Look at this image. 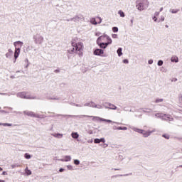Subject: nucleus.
Returning <instances> with one entry per match:
<instances>
[{
  "mask_svg": "<svg viewBox=\"0 0 182 182\" xmlns=\"http://www.w3.org/2000/svg\"><path fill=\"white\" fill-rule=\"evenodd\" d=\"M71 45L73 48L68 50V53L72 55V53H75V52L79 55L80 58L83 56V52H82L83 50V43H76L75 40H73Z\"/></svg>",
  "mask_w": 182,
  "mask_h": 182,
  "instance_id": "nucleus-1",
  "label": "nucleus"
},
{
  "mask_svg": "<svg viewBox=\"0 0 182 182\" xmlns=\"http://www.w3.org/2000/svg\"><path fill=\"white\" fill-rule=\"evenodd\" d=\"M70 117H79V119H83V117H92L93 122H107V123H115L116 124H120L119 122H113L110 119H106L105 118H100V117H95L90 115H70Z\"/></svg>",
  "mask_w": 182,
  "mask_h": 182,
  "instance_id": "nucleus-2",
  "label": "nucleus"
},
{
  "mask_svg": "<svg viewBox=\"0 0 182 182\" xmlns=\"http://www.w3.org/2000/svg\"><path fill=\"white\" fill-rule=\"evenodd\" d=\"M136 4V8L138 11H144V9L149 8V0H138Z\"/></svg>",
  "mask_w": 182,
  "mask_h": 182,
  "instance_id": "nucleus-3",
  "label": "nucleus"
},
{
  "mask_svg": "<svg viewBox=\"0 0 182 182\" xmlns=\"http://www.w3.org/2000/svg\"><path fill=\"white\" fill-rule=\"evenodd\" d=\"M156 117L161 119L162 120H166V122H173L174 119L170 114H166L163 113H157L155 114Z\"/></svg>",
  "mask_w": 182,
  "mask_h": 182,
  "instance_id": "nucleus-4",
  "label": "nucleus"
},
{
  "mask_svg": "<svg viewBox=\"0 0 182 182\" xmlns=\"http://www.w3.org/2000/svg\"><path fill=\"white\" fill-rule=\"evenodd\" d=\"M33 39L36 45H42V43H43V41H45V38H43V36H42V35L39 33H36V35H33Z\"/></svg>",
  "mask_w": 182,
  "mask_h": 182,
  "instance_id": "nucleus-5",
  "label": "nucleus"
},
{
  "mask_svg": "<svg viewBox=\"0 0 182 182\" xmlns=\"http://www.w3.org/2000/svg\"><path fill=\"white\" fill-rule=\"evenodd\" d=\"M17 97L21 99H36V97H32L31 95H28L26 92H21L16 94Z\"/></svg>",
  "mask_w": 182,
  "mask_h": 182,
  "instance_id": "nucleus-6",
  "label": "nucleus"
},
{
  "mask_svg": "<svg viewBox=\"0 0 182 182\" xmlns=\"http://www.w3.org/2000/svg\"><path fill=\"white\" fill-rule=\"evenodd\" d=\"M101 41H104L103 37L100 36L97 39V44L100 46V48H101V49H106L107 46H109L107 43H102Z\"/></svg>",
  "mask_w": 182,
  "mask_h": 182,
  "instance_id": "nucleus-7",
  "label": "nucleus"
},
{
  "mask_svg": "<svg viewBox=\"0 0 182 182\" xmlns=\"http://www.w3.org/2000/svg\"><path fill=\"white\" fill-rule=\"evenodd\" d=\"M24 114L26 116H29L30 117H36L37 119H40L41 116L38 114H35V112L32 111H23Z\"/></svg>",
  "mask_w": 182,
  "mask_h": 182,
  "instance_id": "nucleus-8",
  "label": "nucleus"
},
{
  "mask_svg": "<svg viewBox=\"0 0 182 182\" xmlns=\"http://www.w3.org/2000/svg\"><path fill=\"white\" fill-rule=\"evenodd\" d=\"M21 53V48H15L14 51V63L16 62V59L19 57V54Z\"/></svg>",
  "mask_w": 182,
  "mask_h": 182,
  "instance_id": "nucleus-9",
  "label": "nucleus"
},
{
  "mask_svg": "<svg viewBox=\"0 0 182 182\" xmlns=\"http://www.w3.org/2000/svg\"><path fill=\"white\" fill-rule=\"evenodd\" d=\"M101 37H102V39L105 41V38L107 39V44L109 45H112V38H110V37H109V36L105 34L103 36H101Z\"/></svg>",
  "mask_w": 182,
  "mask_h": 182,
  "instance_id": "nucleus-10",
  "label": "nucleus"
},
{
  "mask_svg": "<svg viewBox=\"0 0 182 182\" xmlns=\"http://www.w3.org/2000/svg\"><path fill=\"white\" fill-rule=\"evenodd\" d=\"M103 53H104L103 50L99 49V48L95 49L94 51V55H95L96 56H102Z\"/></svg>",
  "mask_w": 182,
  "mask_h": 182,
  "instance_id": "nucleus-11",
  "label": "nucleus"
},
{
  "mask_svg": "<svg viewBox=\"0 0 182 182\" xmlns=\"http://www.w3.org/2000/svg\"><path fill=\"white\" fill-rule=\"evenodd\" d=\"M106 105H107V106L109 107H106L105 106V109H110L111 110H117V107H116V105L112 104V103H106Z\"/></svg>",
  "mask_w": 182,
  "mask_h": 182,
  "instance_id": "nucleus-12",
  "label": "nucleus"
},
{
  "mask_svg": "<svg viewBox=\"0 0 182 182\" xmlns=\"http://www.w3.org/2000/svg\"><path fill=\"white\" fill-rule=\"evenodd\" d=\"M154 132H156L155 129H154L152 131H144L142 134H143L144 137H149V136H150V134H151V133H154Z\"/></svg>",
  "mask_w": 182,
  "mask_h": 182,
  "instance_id": "nucleus-13",
  "label": "nucleus"
},
{
  "mask_svg": "<svg viewBox=\"0 0 182 182\" xmlns=\"http://www.w3.org/2000/svg\"><path fill=\"white\" fill-rule=\"evenodd\" d=\"M81 19H82V16H75V17H73V18H70V21H73V22H79V21H80Z\"/></svg>",
  "mask_w": 182,
  "mask_h": 182,
  "instance_id": "nucleus-14",
  "label": "nucleus"
},
{
  "mask_svg": "<svg viewBox=\"0 0 182 182\" xmlns=\"http://www.w3.org/2000/svg\"><path fill=\"white\" fill-rule=\"evenodd\" d=\"M14 46L15 48H18L19 46L20 49L21 48L22 46H23V42L22 41H16L14 43Z\"/></svg>",
  "mask_w": 182,
  "mask_h": 182,
  "instance_id": "nucleus-15",
  "label": "nucleus"
},
{
  "mask_svg": "<svg viewBox=\"0 0 182 182\" xmlns=\"http://www.w3.org/2000/svg\"><path fill=\"white\" fill-rule=\"evenodd\" d=\"M131 129L132 130H134V132H136V133H140L141 134H142V133H144V130L136 128L134 127H132Z\"/></svg>",
  "mask_w": 182,
  "mask_h": 182,
  "instance_id": "nucleus-16",
  "label": "nucleus"
},
{
  "mask_svg": "<svg viewBox=\"0 0 182 182\" xmlns=\"http://www.w3.org/2000/svg\"><path fill=\"white\" fill-rule=\"evenodd\" d=\"M171 62H175V63H178V57L176 56V55H173L171 58Z\"/></svg>",
  "mask_w": 182,
  "mask_h": 182,
  "instance_id": "nucleus-17",
  "label": "nucleus"
},
{
  "mask_svg": "<svg viewBox=\"0 0 182 182\" xmlns=\"http://www.w3.org/2000/svg\"><path fill=\"white\" fill-rule=\"evenodd\" d=\"M52 136H53V137H55L56 139H62V137H63V134H52Z\"/></svg>",
  "mask_w": 182,
  "mask_h": 182,
  "instance_id": "nucleus-18",
  "label": "nucleus"
},
{
  "mask_svg": "<svg viewBox=\"0 0 182 182\" xmlns=\"http://www.w3.org/2000/svg\"><path fill=\"white\" fill-rule=\"evenodd\" d=\"M94 105H95V102H86L84 106L85 107H94Z\"/></svg>",
  "mask_w": 182,
  "mask_h": 182,
  "instance_id": "nucleus-19",
  "label": "nucleus"
},
{
  "mask_svg": "<svg viewBox=\"0 0 182 182\" xmlns=\"http://www.w3.org/2000/svg\"><path fill=\"white\" fill-rule=\"evenodd\" d=\"M71 137H73V139H79V134H77V132H73Z\"/></svg>",
  "mask_w": 182,
  "mask_h": 182,
  "instance_id": "nucleus-20",
  "label": "nucleus"
},
{
  "mask_svg": "<svg viewBox=\"0 0 182 182\" xmlns=\"http://www.w3.org/2000/svg\"><path fill=\"white\" fill-rule=\"evenodd\" d=\"M123 49L122 48H119L117 50V53L118 54V56H122V55H123L122 53Z\"/></svg>",
  "mask_w": 182,
  "mask_h": 182,
  "instance_id": "nucleus-21",
  "label": "nucleus"
},
{
  "mask_svg": "<svg viewBox=\"0 0 182 182\" xmlns=\"http://www.w3.org/2000/svg\"><path fill=\"white\" fill-rule=\"evenodd\" d=\"M118 15L120 16L121 18H124V16H126L124 12L122 10L118 11Z\"/></svg>",
  "mask_w": 182,
  "mask_h": 182,
  "instance_id": "nucleus-22",
  "label": "nucleus"
},
{
  "mask_svg": "<svg viewBox=\"0 0 182 182\" xmlns=\"http://www.w3.org/2000/svg\"><path fill=\"white\" fill-rule=\"evenodd\" d=\"M47 99L48 100H59V97L55 96L48 97Z\"/></svg>",
  "mask_w": 182,
  "mask_h": 182,
  "instance_id": "nucleus-23",
  "label": "nucleus"
},
{
  "mask_svg": "<svg viewBox=\"0 0 182 182\" xmlns=\"http://www.w3.org/2000/svg\"><path fill=\"white\" fill-rule=\"evenodd\" d=\"M25 172L26 173L27 176H31V174H32V171H31V170L28 169V167H27V168H26V169H25Z\"/></svg>",
  "mask_w": 182,
  "mask_h": 182,
  "instance_id": "nucleus-24",
  "label": "nucleus"
},
{
  "mask_svg": "<svg viewBox=\"0 0 182 182\" xmlns=\"http://www.w3.org/2000/svg\"><path fill=\"white\" fill-rule=\"evenodd\" d=\"M90 23H91L92 25H96V24L97 23V21H96V18H91V20H90Z\"/></svg>",
  "mask_w": 182,
  "mask_h": 182,
  "instance_id": "nucleus-25",
  "label": "nucleus"
},
{
  "mask_svg": "<svg viewBox=\"0 0 182 182\" xmlns=\"http://www.w3.org/2000/svg\"><path fill=\"white\" fill-rule=\"evenodd\" d=\"M96 109H103V106L100 105H96L95 103H94V107Z\"/></svg>",
  "mask_w": 182,
  "mask_h": 182,
  "instance_id": "nucleus-26",
  "label": "nucleus"
},
{
  "mask_svg": "<svg viewBox=\"0 0 182 182\" xmlns=\"http://www.w3.org/2000/svg\"><path fill=\"white\" fill-rule=\"evenodd\" d=\"M70 160H72V157L70 156H65V161H70Z\"/></svg>",
  "mask_w": 182,
  "mask_h": 182,
  "instance_id": "nucleus-27",
  "label": "nucleus"
},
{
  "mask_svg": "<svg viewBox=\"0 0 182 182\" xmlns=\"http://www.w3.org/2000/svg\"><path fill=\"white\" fill-rule=\"evenodd\" d=\"M179 11H180L179 9H171L170 10V12H171V14H177Z\"/></svg>",
  "mask_w": 182,
  "mask_h": 182,
  "instance_id": "nucleus-28",
  "label": "nucleus"
},
{
  "mask_svg": "<svg viewBox=\"0 0 182 182\" xmlns=\"http://www.w3.org/2000/svg\"><path fill=\"white\" fill-rule=\"evenodd\" d=\"M164 100L163 98H158L155 100V103H161Z\"/></svg>",
  "mask_w": 182,
  "mask_h": 182,
  "instance_id": "nucleus-29",
  "label": "nucleus"
},
{
  "mask_svg": "<svg viewBox=\"0 0 182 182\" xmlns=\"http://www.w3.org/2000/svg\"><path fill=\"white\" fill-rule=\"evenodd\" d=\"M11 168H16V167H21V165L18 164H14L13 165L11 166Z\"/></svg>",
  "mask_w": 182,
  "mask_h": 182,
  "instance_id": "nucleus-30",
  "label": "nucleus"
},
{
  "mask_svg": "<svg viewBox=\"0 0 182 182\" xmlns=\"http://www.w3.org/2000/svg\"><path fill=\"white\" fill-rule=\"evenodd\" d=\"M24 157L25 159H26L27 160H29V159H31V154L26 153L24 154Z\"/></svg>",
  "mask_w": 182,
  "mask_h": 182,
  "instance_id": "nucleus-31",
  "label": "nucleus"
},
{
  "mask_svg": "<svg viewBox=\"0 0 182 182\" xmlns=\"http://www.w3.org/2000/svg\"><path fill=\"white\" fill-rule=\"evenodd\" d=\"M74 164H75V166H79V164H80V161H79L78 159H75Z\"/></svg>",
  "mask_w": 182,
  "mask_h": 182,
  "instance_id": "nucleus-32",
  "label": "nucleus"
},
{
  "mask_svg": "<svg viewBox=\"0 0 182 182\" xmlns=\"http://www.w3.org/2000/svg\"><path fill=\"white\" fill-rule=\"evenodd\" d=\"M162 137H164V139H166V140H168V139H170V135H168V134H163Z\"/></svg>",
  "mask_w": 182,
  "mask_h": 182,
  "instance_id": "nucleus-33",
  "label": "nucleus"
},
{
  "mask_svg": "<svg viewBox=\"0 0 182 182\" xmlns=\"http://www.w3.org/2000/svg\"><path fill=\"white\" fill-rule=\"evenodd\" d=\"M163 63H164L163 60H159L158 61L157 65H158V66H163Z\"/></svg>",
  "mask_w": 182,
  "mask_h": 182,
  "instance_id": "nucleus-34",
  "label": "nucleus"
},
{
  "mask_svg": "<svg viewBox=\"0 0 182 182\" xmlns=\"http://www.w3.org/2000/svg\"><path fill=\"white\" fill-rule=\"evenodd\" d=\"M112 31L114 32V33L119 32V28L113 27L112 28Z\"/></svg>",
  "mask_w": 182,
  "mask_h": 182,
  "instance_id": "nucleus-35",
  "label": "nucleus"
},
{
  "mask_svg": "<svg viewBox=\"0 0 182 182\" xmlns=\"http://www.w3.org/2000/svg\"><path fill=\"white\" fill-rule=\"evenodd\" d=\"M94 143H95V144H99V143H100V139H95L94 140Z\"/></svg>",
  "mask_w": 182,
  "mask_h": 182,
  "instance_id": "nucleus-36",
  "label": "nucleus"
},
{
  "mask_svg": "<svg viewBox=\"0 0 182 182\" xmlns=\"http://www.w3.org/2000/svg\"><path fill=\"white\" fill-rule=\"evenodd\" d=\"M76 107H83V104H74Z\"/></svg>",
  "mask_w": 182,
  "mask_h": 182,
  "instance_id": "nucleus-37",
  "label": "nucleus"
},
{
  "mask_svg": "<svg viewBox=\"0 0 182 182\" xmlns=\"http://www.w3.org/2000/svg\"><path fill=\"white\" fill-rule=\"evenodd\" d=\"M3 126H4V127H6V126L11 127V126H12V124H9V123H3Z\"/></svg>",
  "mask_w": 182,
  "mask_h": 182,
  "instance_id": "nucleus-38",
  "label": "nucleus"
},
{
  "mask_svg": "<svg viewBox=\"0 0 182 182\" xmlns=\"http://www.w3.org/2000/svg\"><path fill=\"white\" fill-rule=\"evenodd\" d=\"M106 140L105 139V138H101L100 139V143H105Z\"/></svg>",
  "mask_w": 182,
  "mask_h": 182,
  "instance_id": "nucleus-39",
  "label": "nucleus"
},
{
  "mask_svg": "<svg viewBox=\"0 0 182 182\" xmlns=\"http://www.w3.org/2000/svg\"><path fill=\"white\" fill-rule=\"evenodd\" d=\"M67 168H68V170H73V166H72L71 165H68V166H67Z\"/></svg>",
  "mask_w": 182,
  "mask_h": 182,
  "instance_id": "nucleus-40",
  "label": "nucleus"
},
{
  "mask_svg": "<svg viewBox=\"0 0 182 182\" xmlns=\"http://www.w3.org/2000/svg\"><path fill=\"white\" fill-rule=\"evenodd\" d=\"M112 36L114 39H117V34H112Z\"/></svg>",
  "mask_w": 182,
  "mask_h": 182,
  "instance_id": "nucleus-41",
  "label": "nucleus"
},
{
  "mask_svg": "<svg viewBox=\"0 0 182 182\" xmlns=\"http://www.w3.org/2000/svg\"><path fill=\"white\" fill-rule=\"evenodd\" d=\"M0 113L9 114V112H6V111H5V110H0Z\"/></svg>",
  "mask_w": 182,
  "mask_h": 182,
  "instance_id": "nucleus-42",
  "label": "nucleus"
},
{
  "mask_svg": "<svg viewBox=\"0 0 182 182\" xmlns=\"http://www.w3.org/2000/svg\"><path fill=\"white\" fill-rule=\"evenodd\" d=\"M160 15V12L156 11L154 14V16H159Z\"/></svg>",
  "mask_w": 182,
  "mask_h": 182,
  "instance_id": "nucleus-43",
  "label": "nucleus"
},
{
  "mask_svg": "<svg viewBox=\"0 0 182 182\" xmlns=\"http://www.w3.org/2000/svg\"><path fill=\"white\" fill-rule=\"evenodd\" d=\"M145 113H151V109H148L147 111H144Z\"/></svg>",
  "mask_w": 182,
  "mask_h": 182,
  "instance_id": "nucleus-44",
  "label": "nucleus"
},
{
  "mask_svg": "<svg viewBox=\"0 0 182 182\" xmlns=\"http://www.w3.org/2000/svg\"><path fill=\"white\" fill-rule=\"evenodd\" d=\"M148 63L149 65H153V60H149Z\"/></svg>",
  "mask_w": 182,
  "mask_h": 182,
  "instance_id": "nucleus-45",
  "label": "nucleus"
},
{
  "mask_svg": "<svg viewBox=\"0 0 182 182\" xmlns=\"http://www.w3.org/2000/svg\"><path fill=\"white\" fill-rule=\"evenodd\" d=\"M2 176H8V172H6V171H3V172H2Z\"/></svg>",
  "mask_w": 182,
  "mask_h": 182,
  "instance_id": "nucleus-46",
  "label": "nucleus"
},
{
  "mask_svg": "<svg viewBox=\"0 0 182 182\" xmlns=\"http://www.w3.org/2000/svg\"><path fill=\"white\" fill-rule=\"evenodd\" d=\"M123 63H129V60L127 59L123 60Z\"/></svg>",
  "mask_w": 182,
  "mask_h": 182,
  "instance_id": "nucleus-47",
  "label": "nucleus"
},
{
  "mask_svg": "<svg viewBox=\"0 0 182 182\" xmlns=\"http://www.w3.org/2000/svg\"><path fill=\"white\" fill-rule=\"evenodd\" d=\"M153 21H154V22H157V17H156V16H154Z\"/></svg>",
  "mask_w": 182,
  "mask_h": 182,
  "instance_id": "nucleus-48",
  "label": "nucleus"
},
{
  "mask_svg": "<svg viewBox=\"0 0 182 182\" xmlns=\"http://www.w3.org/2000/svg\"><path fill=\"white\" fill-rule=\"evenodd\" d=\"M59 171H60V173H63V171H65V169L61 168L59 169Z\"/></svg>",
  "mask_w": 182,
  "mask_h": 182,
  "instance_id": "nucleus-49",
  "label": "nucleus"
},
{
  "mask_svg": "<svg viewBox=\"0 0 182 182\" xmlns=\"http://www.w3.org/2000/svg\"><path fill=\"white\" fill-rule=\"evenodd\" d=\"M4 109H9V110H13L12 107H4Z\"/></svg>",
  "mask_w": 182,
  "mask_h": 182,
  "instance_id": "nucleus-50",
  "label": "nucleus"
},
{
  "mask_svg": "<svg viewBox=\"0 0 182 182\" xmlns=\"http://www.w3.org/2000/svg\"><path fill=\"white\" fill-rule=\"evenodd\" d=\"M0 95H1L2 96H8V93L0 92Z\"/></svg>",
  "mask_w": 182,
  "mask_h": 182,
  "instance_id": "nucleus-51",
  "label": "nucleus"
},
{
  "mask_svg": "<svg viewBox=\"0 0 182 182\" xmlns=\"http://www.w3.org/2000/svg\"><path fill=\"white\" fill-rule=\"evenodd\" d=\"M160 19H161V22H164V19H165V18H164V16H161V18H160Z\"/></svg>",
  "mask_w": 182,
  "mask_h": 182,
  "instance_id": "nucleus-52",
  "label": "nucleus"
},
{
  "mask_svg": "<svg viewBox=\"0 0 182 182\" xmlns=\"http://www.w3.org/2000/svg\"><path fill=\"white\" fill-rule=\"evenodd\" d=\"M12 113H16V114H21V112L14 111Z\"/></svg>",
  "mask_w": 182,
  "mask_h": 182,
  "instance_id": "nucleus-53",
  "label": "nucleus"
},
{
  "mask_svg": "<svg viewBox=\"0 0 182 182\" xmlns=\"http://www.w3.org/2000/svg\"><path fill=\"white\" fill-rule=\"evenodd\" d=\"M100 35H101V33H100V32H98V33H95V36H100Z\"/></svg>",
  "mask_w": 182,
  "mask_h": 182,
  "instance_id": "nucleus-54",
  "label": "nucleus"
},
{
  "mask_svg": "<svg viewBox=\"0 0 182 182\" xmlns=\"http://www.w3.org/2000/svg\"><path fill=\"white\" fill-rule=\"evenodd\" d=\"M117 130H123V127H117Z\"/></svg>",
  "mask_w": 182,
  "mask_h": 182,
  "instance_id": "nucleus-55",
  "label": "nucleus"
},
{
  "mask_svg": "<svg viewBox=\"0 0 182 182\" xmlns=\"http://www.w3.org/2000/svg\"><path fill=\"white\" fill-rule=\"evenodd\" d=\"M112 129H113V130H117V127L113 126V127H112Z\"/></svg>",
  "mask_w": 182,
  "mask_h": 182,
  "instance_id": "nucleus-56",
  "label": "nucleus"
},
{
  "mask_svg": "<svg viewBox=\"0 0 182 182\" xmlns=\"http://www.w3.org/2000/svg\"><path fill=\"white\" fill-rule=\"evenodd\" d=\"M9 56H11V55L7 53L6 54V58H9Z\"/></svg>",
  "mask_w": 182,
  "mask_h": 182,
  "instance_id": "nucleus-57",
  "label": "nucleus"
},
{
  "mask_svg": "<svg viewBox=\"0 0 182 182\" xmlns=\"http://www.w3.org/2000/svg\"><path fill=\"white\" fill-rule=\"evenodd\" d=\"M133 22H134V20L131 19V25H130V26H133Z\"/></svg>",
  "mask_w": 182,
  "mask_h": 182,
  "instance_id": "nucleus-58",
  "label": "nucleus"
},
{
  "mask_svg": "<svg viewBox=\"0 0 182 182\" xmlns=\"http://www.w3.org/2000/svg\"><path fill=\"white\" fill-rule=\"evenodd\" d=\"M122 130H127V127H122Z\"/></svg>",
  "mask_w": 182,
  "mask_h": 182,
  "instance_id": "nucleus-59",
  "label": "nucleus"
},
{
  "mask_svg": "<svg viewBox=\"0 0 182 182\" xmlns=\"http://www.w3.org/2000/svg\"><path fill=\"white\" fill-rule=\"evenodd\" d=\"M55 73H59V70H55V71H54Z\"/></svg>",
  "mask_w": 182,
  "mask_h": 182,
  "instance_id": "nucleus-60",
  "label": "nucleus"
},
{
  "mask_svg": "<svg viewBox=\"0 0 182 182\" xmlns=\"http://www.w3.org/2000/svg\"><path fill=\"white\" fill-rule=\"evenodd\" d=\"M99 19H100L99 23H102V18L99 17Z\"/></svg>",
  "mask_w": 182,
  "mask_h": 182,
  "instance_id": "nucleus-61",
  "label": "nucleus"
},
{
  "mask_svg": "<svg viewBox=\"0 0 182 182\" xmlns=\"http://www.w3.org/2000/svg\"><path fill=\"white\" fill-rule=\"evenodd\" d=\"M70 105H71V106H75V105H76V104L71 102Z\"/></svg>",
  "mask_w": 182,
  "mask_h": 182,
  "instance_id": "nucleus-62",
  "label": "nucleus"
},
{
  "mask_svg": "<svg viewBox=\"0 0 182 182\" xmlns=\"http://www.w3.org/2000/svg\"><path fill=\"white\" fill-rule=\"evenodd\" d=\"M159 11L161 12L163 11V7H161Z\"/></svg>",
  "mask_w": 182,
  "mask_h": 182,
  "instance_id": "nucleus-63",
  "label": "nucleus"
},
{
  "mask_svg": "<svg viewBox=\"0 0 182 182\" xmlns=\"http://www.w3.org/2000/svg\"><path fill=\"white\" fill-rule=\"evenodd\" d=\"M0 182H5V181H4V180H0Z\"/></svg>",
  "mask_w": 182,
  "mask_h": 182,
  "instance_id": "nucleus-64",
  "label": "nucleus"
}]
</instances>
